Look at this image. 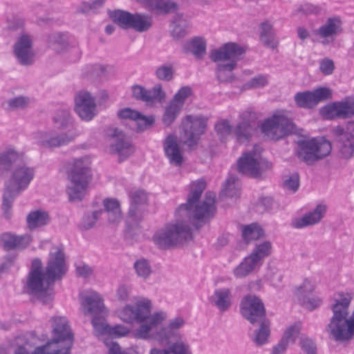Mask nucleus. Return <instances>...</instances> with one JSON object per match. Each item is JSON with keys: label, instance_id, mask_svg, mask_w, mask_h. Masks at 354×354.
Listing matches in <instances>:
<instances>
[{"label": "nucleus", "instance_id": "4d7b16f0", "mask_svg": "<svg viewBox=\"0 0 354 354\" xmlns=\"http://www.w3.org/2000/svg\"><path fill=\"white\" fill-rule=\"evenodd\" d=\"M112 66L108 65L94 64L88 67L91 77H107L112 71Z\"/></svg>", "mask_w": 354, "mask_h": 354}, {"label": "nucleus", "instance_id": "4be33fe9", "mask_svg": "<svg viewBox=\"0 0 354 354\" xmlns=\"http://www.w3.org/2000/svg\"><path fill=\"white\" fill-rule=\"evenodd\" d=\"M14 54L19 63L29 66L33 63L32 40L30 35L24 34L19 37L14 45Z\"/></svg>", "mask_w": 354, "mask_h": 354}, {"label": "nucleus", "instance_id": "0e129e2a", "mask_svg": "<svg viewBox=\"0 0 354 354\" xmlns=\"http://www.w3.org/2000/svg\"><path fill=\"white\" fill-rule=\"evenodd\" d=\"M132 95L133 97L138 100L145 102L146 103H149V100L150 99L149 96H147V89L144 86L135 84L131 87Z\"/></svg>", "mask_w": 354, "mask_h": 354}, {"label": "nucleus", "instance_id": "4c0bfd02", "mask_svg": "<svg viewBox=\"0 0 354 354\" xmlns=\"http://www.w3.org/2000/svg\"><path fill=\"white\" fill-rule=\"evenodd\" d=\"M172 23L173 28L171 30V35L174 39H180L187 35L189 22L184 19L183 14H176Z\"/></svg>", "mask_w": 354, "mask_h": 354}, {"label": "nucleus", "instance_id": "69168bd1", "mask_svg": "<svg viewBox=\"0 0 354 354\" xmlns=\"http://www.w3.org/2000/svg\"><path fill=\"white\" fill-rule=\"evenodd\" d=\"M7 104L8 105V108L12 110L24 109L28 105L29 100L27 97L19 96L10 99L7 102Z\"/></svg>", "mask_w": 354, "mask_h": 354}, {"label": "nucleus", "instance_id": "49530a36", "mask_svg": "<svg viewBox=\"0 0 354 354\" xmlns=\"http://www.w3.org/2000/svg\"><path fill=\"white\" fill-rule=\"evenodd\" d=\"M257 265L255 260L248 256L234 270V274L237 278L245 277L254 270Z\"/></svg>", "mask_w": 354, "mask_h": 354}, {"label": "nucleus", "instance_id": "f8f14e48", "mask_svg": "<svg viewBox=\"0 0 354 354\" xmlns=\"http://www.w3.org/2000/svg\"><path fill=\"white\" fill-rule=\"evenodd\" d=\"M261 128L265 136L275 140L283 138L295 131L292 121L283 115H274L266 119Z\"/></svg>", "mask_w": 354, "mask_h": 354}, {"label": "nucleus", "instance_id": "20e7f679", "mask_svg": "<svg viewBox=\"0 0 354 354\" xmlns=\"http://www.w3.org/2000/svg\"><path fill=\"white\" fill-rule=\"evenodd\" d=\"M34 176V168L25 164L17 165L13 169L10 183L6 185L3 195L2 209L6 219L11 217V208L15 198L28 187Z\"/></svg>", "mask_w": 354, "mask_h": 354}, {"label": "nucleus", "instance_id": "7c9ffc66", "mask_svg": "<svg viewBox=\"0 0 354 354\" xmlns=\"http://www.w3.org/2000/svg\"><path fill=\"white\" fill-rule=\"evenodd\" d=\"M93 326L95 330L100 335H109L115 337L125 336L129 333L128 328L122 325H115L111 326L104 324L100 319H94L92 321Z\"/></svg>", "mask_w": 354, "mask_h": 354}, {"label": "nucleus", "instance_id": "6e6552de", "mask_svg": "<svg viewBox=\"0 0 354 354\" xmlns=\"http://www.w3.org/2000/svg\"><path fill=\"white\" fill-rule=\"evenodd\" d=\"M109 17L113 23L122 29H133L138 32H147L153 24L150 15L136 12L132 14L122 10L108 11Z\"/></svg>", "mask_w": 354, "mask_h": 354}, {"label": "nucleus", "instance_id": "423d86ee", "mask_svg": "<svg viewBox=\"0 0 354 354\" xmlns=\"http://www.w3.org/2000/svg\"><path fill=\"white\" fill-rule=\"evenodd\" d=\"M175 223L167 224L153 236L155 244L160 249L167 250L176 246L184 241L192 239V231L187 218L180 217L176 212Z\"/></svg>", "mask_w": 354, "mask_h": 354}, {"label": "nucleus", "instance_id": "37998d69", "mask_svg": "<svg viewBox=\"0 0 354 354\" xmlns=\"http://www.w3.org/2000/svg\"><path fill=\"white\" fill-rule=\"evenodd\" d=\"M170 344L167 349L151 348L150 354H192L189 346L183 342H176Z\"/></svg>", "mask_w": 354, "mask_h": 354}, {"label": "nucleus", "instance_id": "338daca9", "mask_svg": "<svg viewBox=\"0 0 354 354\" xmlns=\"http://www.w3.org/2000/svg\"><path fill=\"white\" fill-rule=\"evenodd\" d=\"M131 203L142 207L147 201V196L143 190H136L130 194Z\"/></svg>", "mask_w": 354, "mask_h": 354}, {"label": "nucleus", "instance_id": "603ef678", "mask_svg": "<svg viewBox=\"0 0 354 354\" xmlns=\"http://www.w3.org/2000/svg\"><path fill=\"white\" fill-rule=\"evenodd\" d=\"M174 69L171 64H165L158 66L155 71L156 77L162 81L169 82L173 80Z\"/></svg>", "mask_w": 354, "mask_h": 354}, {"label": "nucleus", "instance_id": "a878e982", "mask_svg": "<svg viewBox=\"0 0 354 354\" xmlns=\"http://www.w3.org/2000/svg\"><path fill=\"white\" fill-rule=\"evenodd\" d=\"M164 151L165 156L171 165L180 166L183 162V158L177 143L176 137L174 135H169L165 138L164 143Z\"/></svg>", "mask_w": 354, "mask_h": 354}, {"label": "nucleus", "instance_id": "e2e57ef3", "mask_svg": "<svg viewBox=\"0 0 354 354\" xmlns=\"http://www.w3.org/2000/svg\"><path fill=\"white\" fill-rule=\"evenodd\" d=\"M214 129L221 138H224L230 134L232 127L227 120H221L216 123Z\"/></svg>", "mask_w": 354, "mask_h": 354}, {"label": "nucleus", "instance_id": "a18cd8bd", "mask_svg": "<svg viewBox=\"0 0 354 354\" xmlns=\"http://www.w3.org/2000/svg\"><path fill=\"white\" fill-rule=\"evenodd\" d=\"M241 185L239 179L234 176H230L226 180L221 195L228 197H238L240 195Z\"/></svg>", "mask_w": 354, "mask_h": 354}, {"label": "nucleus", "instance_id": "3c124183", "mask_svg": "<svg viewBox=\"0 0 354 354\" xmlns=\"http://www.w3.org/2000/svg\"><path fill=\"white\" fill-rule=\"evenodd\" d=\"M271 250V243L269 241H265L258 245L250 256L258 263L261 260L270 254Z\"/></svg>", "mask_w": 354, "mask_h": 354}, {"label": "nucleus", "instance_id": "052dcab7", "mask_svg": "<svg viewBox=\"0 0 354 354\" xmlns=\"http://www.w3.org/2000/svg\"><path fill=\"white\" fill-rule=\"evenodd\" d=\"M324 8L321 5H315L310 3H305L299 6L297 11L298 12H301L305 15H318L321 14Z\"/></svg>", "mask_w": 354, "mask_h": 354}, {"label": "nucleus", "instance_id": "ddd939ff", "mask_svg": "<svg viewBox=\"0 0 354 354\" xmlns=\"http://www.w3.org/2000/svg\"><path fill=\"white\" fill-rule=\"evenodd\" d=\"M342 156L350 158L354 154V121H349L346 128L335 127L332 130Z\"/></svg>", "mask_w": 354, "mask_h": 354}, {"label": "nucleus", "instance_id": "7ed1b4c3", "mask_svg": "<svg viewBox=\"0 0 354 354\" xmlns=\"http://www.w3.org/2000/svg\"><path fill=\"white\" fill-rule=\"evenodd\" d=\"M245 53L243 47L234 42L223 44L219 48L211 51L209 57L212 61L218 62L230 60L227 64H218L216 69V79L220 82H232L235 77L233 71L236 66V62Z\"/></svg>", "mask_w": 354, "mask_h": 354}, {"label": "nucleus", "instance_id": "6e6d98bb", "mask_svg": "<svg viewBox=\"0 0 354 354\" xmlns=\"http://www.w3.org/2000/svg\"><path fill=\"white\" fill-rule=\"evenodd\" d=\"M192 89L189 86H183L180 88L178 92L174 95V97L170 100V102L174 103L178 106L180 109L183 108L186 99L191 95Z\"/></svg>", "mask_w": 354, "mask_h": 354}, {"label": "nucleus", "instance_id": "9d476101", "mask_svg": "<svg viewBox=\"0 0 354 354\" xmlns=\"http://www.w3.org/2000/svg\"><path fill=\"white\" fill-rule=\"evenodd\" d=\"M272 165L260 155V147L255 145L252 151L245 152L237 162L239 173L259 178L262 174L271 168Z\"/></svg>", "mask_w": 354, "mask_h": 354}, {"label": "nucleus", "instance_id": "c85d7f7f", "mask_svg": "<svg viewBox=\"0 0 354 354\" xmlns=\"http://www.w3.org/2000/svg\"><path fill=\"white\" fill-rule=\"evenodd\" d=\"M118 115L120 118L129 119L136 122L139 131H144L154 122L153 117H146L140 112L130 108H124L120 110L118 113Z\"/></svg>", "mask_w": 354, "mask_h": 354}, {"label": "nucleus", "instance_id": "bf43d9fd", "mask_svg": "<svg viewBox=\"0 0 354 354\" xmlns=\"http://www.w3.org/2000/svg\"><path fill=\"white\" fill-rule=\"evenodd\" d=\"M103 211L102 209L94 211L91 213H87L86 214L83 218L82 222V226L84 230H89L91 227H93L96 223V221L98 220L100 216H101Z\"/></svg>", "mask_w": 354, "mask_h": 354}, {"label": "nucleus", "instance_id": "c03bdc74", "mask_svg": "<svg viewBox=\"0 0 354 354\" xmlns=\"http://www.w3.org/2000/svg\"><path fill=\"white\" fill-rule=\"evenodd\" d=\"M53 122L55 127L59 130L70 127L73 120L69 110H58L53 117Z\"/></svg>", "mask_w": 354, "mask_h": 354}, {"label": "nucleus", "instance_id": "09e8293b", "mask_svg": "<svg viewBox=\"0 0 354 354\" xmlns=\"http://www.w3.org/2000/svg\"><path fill=\"white\" fill-rule=\"evenodd\" d=\"M142 207L131 203L126 219L127 225L130 227H133L140 222V221L142 219Z\"/></svg>", "mask_w": 354, "mask_h": 354}, {"label": "nucleus", "instance_id": "6ab92c4d", "mask_svg": "<svg viewBox=\"0 0 354 354\" xmlns=\"http://www.w3.org/2000/svg\"><path fill=\"white\" fill-rule=\"evenodd\" d=\"M82 310L84 315H90L94 319H101L105 313V306L101 295L95 291H88L81 295Z\"/></svg>", "mask_w": 354, "mask_h": 354}, {"label": "nucleus", "instance_id": "bb28decb", "mask_svg": "<svg viewBox=\"0 0 354 354\" xmlns=\"http://www.w3.org/2000/svg\"><path fill=\"white\" fill-rule=\"evenodd\" d=\"M149 10L158 15H167L178 8L177 3L169 0H137Z\"/></svg>", "mask_w": 354, "mask_h": 354}, {"label": "nucleus", "instance_id": "cd10ccee", "mask_svg": "<svg viewBox=\"0 0 354 354\" xmlns=\"http://www.w3.org/2000/svg\"><path fill=\"white\" fill-rule=\"evenodd\" d=\"M6 250H23L31 242L32 239L29 235L15 236L11 233H3L0 239Z\"/></svg>", "mask_w": 354, "mask_h": 354}, {"label": "nucleus", "instance_id": "13d9d810", "mask_svg": "<svg viewBox=\"0 0 354 354\" xmlns=\"http://www.w3.org/2000/svg\"><path fill=\"white\" fill-rule=\"evenodd\" d=\"M147 96L149 97V103H153L157 101L162 103L166 97L165 92L162 90V86L160 84H156L151 89H147Z\"/></svg>", "mask_w": 354, "mask_h": 354}, {"label": "nucleus", "instance_id": "473e14b6", "mask_svg": "<svg viewBox=\"0 0 354 354\" xmlns=\"http://www.w3.org/2000/svg\"><path fill=\"white\" fill-rule=\"evenodd\" d=\"M342 20L339 17L335 16L328 18L326 23L321 26L316 33L321 38L333 37L342 31Z\"/></svg>", "mask_w": 354, "mask_h": 354}, {"label": "nucleus", "instance_id": "a19ab883", "mask_svg": "<svg viewBox=\"0 0 354 354\" xmlns=\"http://www.w3.org/2000/svg\"><path fill=\"white\" fill-rule=\"evenodd\" d=\"M26 221L28 228L32 230L46 225L49 221V216L44 211H32L28 214Z\"/></svg>", "mask_w": 354, "mask_h": 354}, {"label": "nucleus", "instance_id": "0eeeda50", "mask_svg": "<svg viewBox=\"0 0 354 354\" xmlns=\"http://www.w3.org/2000/svg\"><path fill=\"white\" fill-rule=\"evenodd\" d=\"M151 303L147 299L138 301L136 306L127 305L120 313V317L127 323H132L133 321L143 322L147 318L150 325L153 327L163 321L166 317L163 312H158L150 316Z\"/></svg>", "mask_w": 354, "mask_h": 354}, {"label": "nucleus", "instance_id": "393cba45", "mask_svg": "<svg viewBox=\"0 0 354 354\" xmlns=\"http://www.w3.org/2000/svg\"><path fill=\"white\" fill-rule=\"evenodd\" d=\"M209 301L213 306L218 308L219 312H226L232 304L231 290L227 288H217L209 297Z\"/></svg>", "mask_w": 354, "mask_h": 354}, {"label": "nucleus", "instance_id": "58836bf2", "mask_svg": "<svg viewBox=\"0 0 354 354\" xmlns=\"http://www.w3.org/2000/svg\"><path fill=\"white\" fill-rule=\"evenodd\" d=\"M299 333L298 328L292 326L289 327L283 335L282 339L279 344L273 348L272 354H282L287 348L290 342L294 343Z\"/></svg>", "mask_w": 354, "mask_h": 354}, {"label": "nucleus", "instance_id": "aec40b11", "mask_svg": "<svg viewBox=\"0 0 354 354\" xmlns=\"http://www.w3.org/2000/svg\"><path fill=\"white\" fill-rule=\"evenodd\" d=\"M75 110L84 120L90 121L97 113L95 98L85 91L78 92L75 97Z\"/></svg>", "mask_w": 354, "mask_h": 354}, {"label": "nucleus", "instance_id": "412c9836", "mask_svg": "<svg viewBox=\"0 0 354 354\" xmlns=\"http://www.w3.org/2000/svg\"><path fill=\"white\" fill-rule=\"evenodd\" d=\"M110 152L117 153L120 158H127L134 151V148L129 138L118 129L111 130L109 134Z\"/></svg>", "mask_w": 354, "mask_h": 354}, {"label": "nucleus", "instance_id": "680f3d73", "mask_svg": "<svg viewBox=\"0 0 354 354\" xmlns=\"http://www.w3.org/2000/svg\"><path fill=\"white\" fill-rule=\"evenodd\" d=\"M268 83V75H259L252 77L245 84L247 88H261L267 85Z\"/></svg>", "mask_w": 354, "mask_h": 354}, {"label": "nucleus", "instance_id": "dca6fc26", "mask_svg": "<svg viewBox=\"0 0 354 354\" xmlns=\"http://www.w3.org/2000/svg\"><path fill=\"white\" fill-rule=\"evenodd\" d=\"M207 127V119L203 116L187 115L182 120V129L185 140L189 146L196 144L199 136L203 134Z\"/></svg>", "mask_w": 354, "mask_h": 354}, {"label": "nucleus", "instance_id": "de8ad7c7", "mask_svg": "<svg viewBox=\"0 0 354 354\" xmlns=\"http://www.w3.org/2000/svg\"><path fill=\"white\" fill-rule=\"evenodd\" d=\"M264 236V232L257 223L245 225L242 230V236L246 242L257 240Z\"/></svg>", "mask_w": 354, "mask_h": 354}, {"label": "nucleus", "instance_id": "a211bd4d", "mask_svg": "<svg viewBox=\"0 0 354 354\" xmlns=\"http://www.w3.org/2000/svg\"><path fill=\"white\" fill-rule=\"evenodd\" d=\"M321 113L327 119L349 118L354 115V97L327 104L321 109Z\"/></svg>", "mask_w": 354, "mask_h": 354}, {"label": "nucleus", "instance_id": "f03ea898", "mask_svg": "<svg viewBox=\"0 0 354 354\" xmlns=\"http://www.w3.org/2000/svg\"><path fill=\"white\" fill-rule=\"evenodd\" d=\"M205 187L206 184L203 180L194 182L192 185L187 203L182 204L177 209V215L187 218L189 223L197 230L203 227L214 216L216 209L214 193L207 192L205 199L200 201Z\"/></svg>", "mask_w": 354, "mask_h": 354}, {"label": "nucleus", "instance_id": "2eb2a0df", "mask_svg": "<svg viewBox=\"0 0 354 354\" xmlns=\"http://www.w3.org/2000/svg\"><path fill=\"white\" fill-rule=\"evenodd\" d=\"M240 311L252 324L266 317V309L262 300L252 294L246 295L240 303Z\"/></svg>", "mask_w": 354, "mask_h": 354}, {"label": "nucleus", "instance_id": "1a4fd4ad", "mask_svg": "<svg viewBox=\"0 0 354 354\" xmlns=\"http://www.w3.org/2000/svg\"><path fill=\"white\" fill-rule=\"evenodd\" d=\"M298 157L307 165H313L331 151V145L324 138L301 140L298 141Z\"/></svg>", "mask_w": 354, "mask_h": 354}, {"label": "nucleus", "instance_id": "39448f33", "mask_svg": "<svg viewBox=\"0 0 354 354\" xmlns=\"http://www.w3.org/2000/svg\"><path fill=\"white\" fill-rule=\"evenodd\" d=\"M68 176L70 184L67 188V193L69 200L71 201H82L92 178L89 158L82 157L73 160Z\"/></svg>", "mask_w": 354, "mask_h": 354}, {"label": "nucleus", "instance_id": "b1692460", "mask_svg": "<svg viewBox=\"0 0 354 354\" xmlns=\"http://www.w3.org/2000/svg\"><path fill=\"white\" fill-rule=\"evenodd\" d=\"M185 324L182 317H176L171 319L167 327L162 328L158 332L155 338L162 344L168 346L173 341L177 340L180 334L178 330Z\"/></svg>", "mask_w": 354, "mask_h": 354}, {"label": "nucleus", "instance_id": "e433bc0d", "mask_svg": "<svg viewBox=\"0 0 354 354\" xmlns=\"http://www.w3.org/2000/svg\"><path fill=\"white\" fill-rule=\"evenodd\" d=\"M256 324H259V326L254 331L252 340L257 345L261 346L267 343L270 335V322L266 317H264Z\"/></svg>", "mask_w": 354, "mask_h": 354}, {"label": "nucleus", "instance_id": "72a5a7b5", "mask_svg": "<svg viewBox=\"0 0 354 354\" xmlns=\"http://www.w3.org/2000/svg\"><path fill=\"white\" fill-rule=\"evenodd\" d=\"M260 40L262 44L272 49L278 46L279 41L276 39V34L273 30V24L266 20L260 24Z\"/></svg>", "mask_w": 354, "mask_h": 354}, {"label": "nucleus", "instance_id": "f704fd0d", "mask_svg": "<svg viewBox=\"0 0 354 354\" xmlns=\"http://www.w3.org/2000/svg\"><path fill=\"white\" fill-rule=\"evenodd\" d=\"M252 115V112L246 111L240 115L241 121L237 124L235 130L237 139L240 142L248 140L252 135V127L250 121L253 118Z\"/></svg>", "mask_w": 354, "mask_h": 354}, {"label": "nucleus", "instance_id": "774afa93", "mask_svg": "<svg viewBox=\"0 0 354 354\" xmlns=\"http://www.w3.org/2000/svg\"><path fill=\"white\" fill-rule=\"evenodd\" d=\"M299 344L302 351L306 354H316L317 347L313 339L308 337H301Z\"/></svg>", "mask_w": 354, "mask_h": 354}, {"label": "nucleus", "instance_id": "f3484780", "mask_svg": "<svg viewBox=\"0 0 354 354\" xmlns=\"http://www.w3.org/2000/svg\"><path fill=\"white\" fill-rule=\"evenodd\" d=\"M332 97V91L326 87H319L312 91H306L298 92L294 96L296 104L304 109H312L319 102L327 100Z\"/></svg>", "mask_w": 354, "mask_h": 354}, {"label": "nucleus", "instance_id": "ea45409f", "mask_svg": "<svg viewBox=\"0 0 354 354\" xmlns=\"http://www.w3.org/2000/svg\"><path fill=\"white\" fill-rule=\"evenodd\" d=\"M103 204L107 212L109 221L112 223H119L122 218L119 202L116 199L106 198Z\"/></svg>", "mask_w": 354, "mask_h": 354}, {"label": "nucleus", "instance_id": "4468645a", "mask_svg": "<svg viewBox=\"0 0 354 354\" xmlns=\"http://www.w3.org/2000/svg\"><path fill=\"white\" fill-rule=\"evenodd\" d=\"M53 338L50 343H55L56 346L71 352L73 344V334L71 333L68 320L65 317H54L52 318Z\"/></svg>", "mask_w": 354, "mask_h": 354}, {"label": "nucleus", "instance_id": "9b49d317", "mask_svg": "<svg viewBox=\"0 0 354 354\" xmlns=\"http://www.w3.org/2000/svg\"><path fill=\"white\" fill-rule=\"evenodd\" d=\"M77 135L78 133L74 128L60 133L49 129L34 132L32 133V138L40 147L54 149L66 145L72 142Z\"/></svg>", "mask_w": 354, "mask_h": 354}, {"label": "nucleus", "instance_id": "8fccbe9b", "mask_svg": "<svg viewBox=\"0 0 354 354\" xmlns=\"http://www.w3.org/2000/svg\"><path fill=\"white\" fill-rule=\"evenodd\" d=\"M180 109L174 103L169 102V104L165 107V113L162 116V122L166 126H170L179 115Z\"/></svg>", "mask_w": 354, "mask_h": 354}, {"label": "nucleus", "instance_id": "5701e85b", "mask_svg": "<svg viewBox=\"0 0 354 354\" xmlns=\"http://www.w3.org/2000/svg\"><path fill=\"white\" fill-rule=\"evenodd\" d=\"M327 206L324 204L317 205L315 209L306 213L303 216L295 218L292 221L291 225L296 229H301L319 223L324 217Z\"/></svg>", "mask_w": 354, "mask_h": 354}, {"label": "nucleus", "instance_id": "f257e3e1", "mask_svg": "<svg viewBox=\"0 0 354 354\" xmlns=\"http://www.w3.org/2000/svg\"><path fill=\"white\" fill-rule=\"evenodd\" d=\"M66 272V266L63 249L59 247H53L49 254L45 272H43L40 259H35L32 261L27 279L28 292L37 295L44 304L49 303L53 298L50 287L56 280L62 278Z\"/></svg>", "mask_w": 354, "mask_h": 354}, {"label": "nucleus", "instance_id": "2f4dec72", "mask_svg": "<svg viewBox=\"0 0 354 354\" xmlns=\"http://www.w3.org/2000/svg\"><path fill=\"white\" fill-rule=\"evenodd\" d=\"M22 156L13 148H7L0 152V175L10 171L21 160Z\"/></svg>", "mask_w": 354, "mask_h": 354}, {"label": "nucleus", "instance_id": "c9c22d12", "mask_svg": "<svg viewBox=\"0 0 354 354\" xmlns=\"http://www.w3.org/2000/svg\"><path fill=\"white\" fill-rule=\"evenodd\" d=\"M312 291L313 287L310 285V281H305L303 286H301L298 289L299 299L301 304L310 310H313L319 307L322 304V300L317 297H306L301 295L302 292Z\"/></svg>", "mask_w": 354, "mask_h": 354}, {"label": "nucleus", "instance_id": "79ce46f5", "mask_svg": "<svg viewBox=\"0 0 354 354\" xmlns=\"http://www.w3.org/2000/svg\"><path fill=\"white\" fill-rule=\"evenodd\" d=\"M47 44L55 51L60 53L68 46L67 35L63 32H53L48 36Z\"/></svg>", "mask_w": 354, "mask_h": 354}, {"label": "nucleus", "instance_id": "c756f323", "mask_svg": "<svg viewBox=\"0 0 354 354\" xmlns=\"http://www.w3.org/2000/svg\"><path fill=\"white\" fill-rule=\"evenodd\" d=\"M207 43L202 37H194L186 40L183 44V51L191 53L197 59H202L206 54Z\"/></svg>", "mask_w": 354, "mask_h": 354}, {"label": "nucleus", "instance_id": "864d4df0", "mask_svg": "<svg viewBox=\"0 0 354 354\" xmlns=\"http://www.w3.org/2000/svg\"><path fill=\"white\" fill-rule=\"evenodd\" d=\"M32 354H71V352L58 347L56 342H48L45 345L37 347Z\"/></svg>", "mask_w": 354, "mask_h": 354}, {"label": "nucleus", "instance_id": "5fc2aeb1", "mask_svg": "<svg viewBox=\"0 0 354 354\" xmlns=\"http://www.w3.org/2000/svg\"><path fill=\"white\" fill-rule=\"evenodd\" d=\"M136 274L138 277L147 279L151 273V266L149 262L145 259L137 260L133 265Z\"/></svg>", "mask_w": 354, "mask_h": 354}]
</instances>
